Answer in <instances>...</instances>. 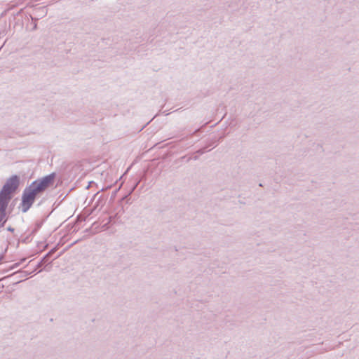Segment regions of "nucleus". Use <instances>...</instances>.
I'll use <instances>...</instances> for the list:
<instances>
[{
	"label": "nucleus",
	"instance_id": "obj_2",
	"mask_svg": "<svg viewBox=\"0 0 359 359\" xmlns=\"http://www.w3.org/2000/svg\"><path fill=\"white\" fill-rule=\"evenodd\" d=\"M18 177L16 175L12 176L7 180L0 194L5 196L9 197L10 198L11 194L14 192L18 189Z\"/></svg>",
	"mask_w": 359,
	"mask_h": 359
},
{
	"label": "nucleus",
	"instance_id": "obj_1",
	"mask_svg": "<svg viewBox=\"0 0 359 359\" xmlns=\"http://www.w3.org/2000/svg\"><path fill=\"white\" fill-rule=\"evenodd\" d=\"M55 174L52 173L33 182L28 187H27L22 194L21 208L22 212H27L34 202L36 196L48 187L53 184Z\"/></svg>",
	"mask_w": 359,
	"mask_h": 359
},
{
	"label": "nucleus",
	"instance_id": "obj_3",
	"mask_svg": "<svg viewBox=\"0 0 359 359\" xmlns=\"http://www.w3.org/2000/svg\"><path fill=\"white\" fill-rule=\"evenodd\" d=\"M9 200V197L0 194V222H2L5 217V210Z\"/></svg>",
	"mask_w": 359,
	"mask_h": 359
}]
</instances>
